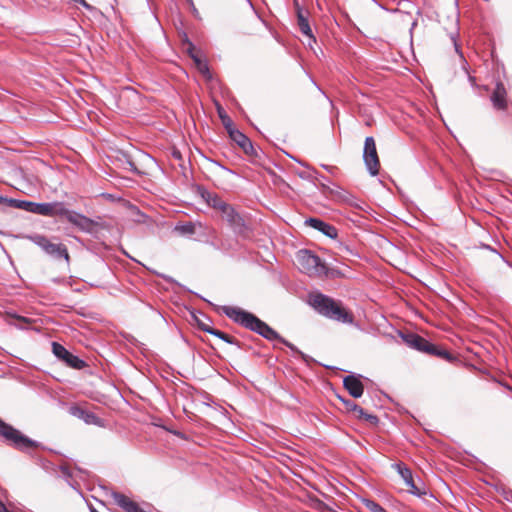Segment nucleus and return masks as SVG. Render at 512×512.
I'll use <instances>...</instances> for the list:
<instances>
[{"label": "nucleus", "instance_id": "obj_1", "mask_svg": "<svg viewBox=\"0 0 512 512\" xmlns=\"http://www.w3.org/2000/svg\"><path fill=\"white\" fill-rule=\"evenodd\" d=\"M222 313L234 323L250 330L268 341H280L282 336L258 316L237 306L224 305L220 307Z\"/></svg>", "mask_w": 512, "mask_h": 512}, {"label": "nucleus", "instance_id": "obj_2", "mask_svg": "<svg viewBox=\"0 0 512 512\" xmlns=\"http://www.w3.org/2000/svg\"><path fill=\"white\" fill-rule=\"evenodd\" d=\"M312 308L321 316L343 324H353L354 316L341 301L326 294L317 293L309 301Z\"/></svg>", "mask_w": 512, "mask_h": 512}, {"label": "nucleus", "instance_id": "obj_3", "mask_svg": "<svg viewBox=\"0 0 512 512\" xmlns=\"http://www.w3.org/2000/svg\"><path fill=\"white\" fill-rule=\"evenodd\" d=\"M0 438H2L6 445L22 453H30L32 450L42 446L40 442L23 434L19 429L5 422L1 417Z\"/></svg>", "mask_w": 512, "mask_h": 512}, {"label": "nucleus", "instance_id": "obj_4", "mask_svg": "<svg viewBox=\"0 0 512 512\" xmlns=\"http://www.w3.org/2000/svg\"><path fill=\"white\" fill-rule=\"evenodd\" d=\"M391 467L397 471L401 476L405 484L408 486V492L422 500H426V497L434 498L432 492L426 488L425 483L422 479L418 478L414 480L411 469L403 462H396Z\"/></svg>", "mask_w": 512, "mask_h": 512}, {"label": "nucleus", "instance_id": "obj_5", "mask_svg": "<svg viewBox=\"0 0 512 512\" xmlns=\"http://www.w3.org/2000/svg\"><path fill=\"white\" fill-rule=\"evenodd\" d=\"M297 261L301 271L309 276L321 277V271L324 269V261L314 252L308 249L299 250Z\"/></svg>", "mask_w": 512, "mask_h": 512}, {"label": "nucleus", "instance_id": "obj_6", "mask_svg": "<svg viewBox=\"0 0 512 512\" xmlns=\"http://www.w3.org/2000/svg\"><path fill=\"white\" fill-rule=\"evenodd\" d=\"M363 161L371 176L378 175L380 162L376 150V143L372 136H368L365 138L363 149Z\"/></svg>", "mask_w": 512, "mask_h": 512}, {"label": "nucleus", "instance_id": "obj_7", "mask_svg": "<svg viewBox=\"0 0 512 512\" xmlns=\"http://www.w3.org/2000/svg\"><path fill=\"white\" fill-rule=\"evenodd\" d=\"M52 352L54 356L66 364V366L75 369L82 370L88 366L86 361L78 357L77 355L72 354L69 350H67L62 344L58 342H52Z\"/></svg>", "mask_w": 512, "mask_h": 512}, {"label": "nucleus", "instance_id": "obj_8", "mask_svg": "<svg viewBox=\"0 0 512 512\" xmlns=\"http://www.w3.org/2000/svg\"><path fill=\"white\" fill-rule=\"evenodd\" d=\"M221 213L235 234L244 235L247 232L248 226L244 218L232 205L227 204Z\"/></svg>", "mask_w": 512, "mask_h": 512}, {"label": "nucleus", "instance_id": "obj_9", "mask_svg": "<svg viewBox=\"0 0 512 512\" xmlns=\"http://www.w3.org/2000/svg\"><path fill=\"white\" fill-rule=\"evenodd\" d=\"M364 376L359 373L350 372L343 378V387L353 398H360L364 393V384L362 380Z\"/></svg>", "mask_w": 512, "mask_h": 512}, {"label": "nucleus", "instance_id": "obj_10", "mask_svg": "<svg viewBox=\"0 0 512 512\" xmlns=\"http://www.w3.org/2000/svg\"><path fill=\"white\" fill-rule=\"evenodd\" d=\"M195 190L208 206H210L213 209L219 210L220 212L228 204L218 194L210 192L207 188H205L202 185H196Z\"/></svg>", "mask_w": 512, "mask_h": 512}, {"label": "nucleus", "instance_id": "obj_11", "mask_svg": "<svg viewBox=\"0 0 512 512\" xmlns=\"http://www.w3.org/2000/svg\"><path fill=\"white\" fill-rule=\"evenodd\" d=\"M229 138L235 142L242 151L250 157H258V151L255 149L252 141L240 130L236 129L229 134Z\"/></svg>", "mask_w": 512, "mask_h": 512}, {"label": "nucleus", "instance_id": "obj_12", "mask_svg": "<svg viewBox=\"0 0 512 512\" xmlns=\"http://www.w3.org/2000/svg\"><path fill=\"white\" fill-rule=\"evenodd\" d=\"M305 225L321 232L323 235H325L333 240H336L338 237L337 228L320 218H317V217L307 218L305 220Z\"/></svg>", "mask_w": 512, "mask_h": 512}, {"label": "nucleus", "instance_id": "obj_13", "mask_svg": "<svg viewBox=\"0 0 512 512\" xmlns=\"http://www.w3.org/2000/svg\"><path fill=\"white\" fill-rule=\"evenodd\" d=\"M490 100L497 110H506L508 107L507 90L500 79L495 80V88L491 94Z\"/></svg>", "mask_w": 512, "mask_h": 512}, {"label": "nucleus", "instance_id": "obj_14", "mask_svg": "<svg viewBox=\"0 0 512 512\" xmlns=\"http://www.w3.org/2000/svg\"><path fill=\"white\" fill-rule=\"evenodd\" d=\"M399 336L404 341V343L410 348L425 353L429 341L426 340L424 337L414 332L404 333L401 331L399 332Z\"/></svg>", "mask_w": 512, "mask_h": 512}, {"label": "nucleus", "instance_id": "obj_15", "mask_svg": "<svg viewBox=\"0 0 512 512\" xmlns=\"http://www.w3.org/2000/svg\"><path fill=\"white\" fill-rule=\"evenodd\" d=\"M70 414L74 417L83 420L86 424L102 426V419L95 413L88 411L80 406H72L69 410Z\"/></svg>", "mask_w": 512, "mask_h": 512}, {"label": "nucleus", "instance_id": "obj_16", "mask_svg": "<svg viewBox=\"0 0 512 512\" xmlns=\"http://www.w3.org/2000/svg\"><path fill=\"white\" fill-rule=\"evenodd\" d=\"M296 16L297 24L301 33L310 38L313 42H316V38L313 35L312 29L309 24L308 12H305L298 4H296Z\"/></svg>", "mask_w": 512, "mask_h": 512}, {"label": "nucleus", "instance_id": "obj_17", "mask_svg": "<svg viewBox=\"0 0 512 512\" xmlns=\"http://www.w3.org/2000/svg\"><path fill=\"white\" fill-rule=\"evenodd\" d=\"M69 223L75 226L81 232L87 233L91 236L94 233L91 228L92 218H89L82 213L75 211L72 217L69 218Z\"/></svg>", "mask_w": 512, "mask_h": 512}, {"label": "nucleus", "instance_id": "obj_18", "mask_svg": "<svg viewBox=\"0 0 512 512\" xmlns=\"http://www.w3.org/2000/svg\"><path fill=\"white\" fill-rule=\"evenodd\" d=\"M44 252L54 259H65L67 262L70 259L68 249L62 243L50 242Z\"/></svg>", "mask_w": 512, "mask_h": 512}, {"label": "nucleus", "instance_id": "obj_19", "mask_svg": "<svg viewBox=\"0 0 512 512\" xmlns=\"http://www.w3.org/2000/svg\"><path fill=\"white\" fill-rule=\"evenodd\" d=\"M426 354L436 356L438 358L445 359L446 361L453 363L457 360V357L450 353L448 350L442 348L441 346L435 345L431 342H428L427 349L425 350Z\"/></svg>", "mask_w": 512, "mask_h": 512}, {"label": "nucleus", "instance_id": "obj_20", "mask_svg": "<svg viewBox=\"0 0 512 512\" xmlns=\"http://www.w3.org/2000/svg\"><path fill=\"white\" fill-rule=\"evenodd\" d=\"M5 320L9 325H14L18 329H25L24 325H29L32 320L28 317L18 315L15 311H5Z\"/></svg>", "mask_w": 512, "mask_h": 512}, {"label": "nucleus", "instance_id": "obj_21", "mask_svg": "<svg viewBox=\"0 0 512 512\" xmlns=\"http://www.w3.org/2000/svg\"><path fill=\"white\" fill-rule=\"evenodd\" d=\"M202 331H204L206 333H209V334H211V335L221 339L222 341H224L227 344L235 345L238 348H241V343L237 339H235L234 337L224 333L221 330L213 328L210 325H203Z\"/></svg>", "mask_w": 512, "mask_h": 512}, {"label": "nucleus", "instance_id": "obj_22", "mask_svg": "<svg viewBox=\"0 0 512 512\" xmlns=\"http://www.w3.org/2000/svg\"><path fill=\"white\" fill-rule=\"evenodd\" d=\"M51 215L50 217H60L69 222V218L72 217L74 210H70L66 207L63 202H51Z\"/></svg>", "mask_w": 512, "mask_h": 512}, {"label": "nucleus", "instance_id": "obj_23", "mask_svg": "<svg viewBox=\"0 0 512 512\" xmlns=\"http://www.w3.org/2000/svg\"><path fill=\"white\" fill-rule=\"evenodd\" d=\"M192 60L199 71L203 75L204 78L207 80L212 79V73L210 71L208 62L205 59H202L199 55L198 56H192Z\"/></svg>", "mask_w": 512, "mask_h": 512}, {"label": "nucleus", "instance_id": "obj_24", "mask_svg": "<svg viewBox=\"0 0 512 512\" xmlns=\"http://www.w3.org/2000/svg\"><path fill=\"white\" fill-rule=\"evenodd\" d=\"M217 113L228 135L232 133V131H235L237 129L234 126L232 119L228 116V114L220 104H217Z\"/></svg>", "mask_w": 512, "mask_h": 512}, {"label": "nucleus", "instance_id": "obj_25", "mask_svg": "<svg viewBox=\"0 0 512 512\" xmlns=\"http://www.w3.org/2000/svg\"><path fill=\"white\" fill-rule=\"evenodd\" d=\"M398 10L400 13L407 15H412L414 12L417 14V16L421 15V10L409 0H400L398 2Z\"/></svg>", "mask_w": 512, "mask_h": 512}, {"label": "nucleus", "instance_id": "obj_26", "mask_svg": "<svg viewBox=\"0 0 512 512\" xmlns=\"http://www.w3.org/2000/svg\"><path fill=\"white\" fill-rule=\"evenodd\" d=\"M51 202H33L31 213L50 217Z\"/></svg>", "mask_w": 512, "mask_h": 512}, {"label": "nucleus", "instance_id": "obj_27", "mask_svg": "<svg viewBox=\"0 0 512 512\" xmlns=\"http://www.w3.org/2000/svg\"><path fill=\"white\" fill-rule=\"evenodd\" d=\"M91 228L94 231L92 237L99 238V234L102 230H109L110 225L102 219L100 216H96L92 218Z\"/></svg>", "mask_w": 512, "mask_h": 512}, {"label": "nucleus", "instance_id": "obj_28", "mask_svg": "<svg viewBox=\"0 0 512 512\" xmlns=\"http://www.w3.org/2000/svg\"><path fill=\"white\" fill-rule=\"evenodd\" d=\"M174 230L182 236L193 235L196 231V226L193 222L179 223L175 225Z\"/></svg>", "mask_w": 512, "mask_h": 512}, {"label": "nucleus", "instance_id": "obj_29", "mask_svg": "<svg viewBox=\"0 0 512 512\" xmlns=\"http://www.w3.org/2000/svg\"><path fill=\"white\" fill-rule=\"evenodd\" d=\"M336 249L341 254H345V255H349V256H353V257H359V254L354 249V247L343 240H337Z\"/></svg>", "mask_w": 512, "mask_h": 512}, {"label": "nucleus", "instance_id": "obj_30", "mask_svg": "<svg viewBox=\"0 0 512 512\" xmlns=\"http://www.w3.org/2000/svg\"><path fill=\"white\" fill-rule=\"evenodd\" d=\"M321 277L326 279H339L344 277V273L336 267H328L324 262V269L321 271Z\"/></svg>", "mask_w": 512, "mask_h": 512}, {"label": "nucleus", "instance_id": "obj_31", "mask_svg": "<svg viewBox=\"0 0 512 512\" xmlns=\"http://www.w3.org/2000/svg\"><path fill=\"white\" fill-rule=\"evenodd\" d=\"M32 205H33V202L28 201V200H21V199H14V198H11L9 200V207L24 210V211L30 212V213L32 210Z\"/></svg>", "mask_w": 512, "mask_h": 512}, {"label": "nucleus", "instance_id": "obj_32", "mask_svg": "<svg viewBox=\"0 0 512 512\" xmlns=\"http://www.w3.org/2000/svg\"><path fill=\"white\" fill-rule=\"evenodd\" d=\"M360 501L370 512H387L380 504L372 499L361 497Z\"/></svg>", "mask_w": 512, "mask_h": 512}, {"label": "nucleus", "instance_id": "obj_33", "mask_svg": "<svg viewBox=\"0 0 512 512\" xmlns=\"http://www.w3.org/2000/svg\"><path fill=\"white\" fill-rule=\"evenodd\" d=\"M182 44L183 46H186L185 52L191 59L192 56H198V54L195 51L196 47L194 43L189 39L186 33L183 34Z\"/></svg>", "mask_w": 512, "mask_h": 512}, {"label": "nucleus", "instance_id": "obj_34", "mask_svg": "<svg viewBox=\"0 0 512 512\" xmlns=\"http://www.w3.org/2000/svg\"><path fill=\"white\" fill-rule=\"evenodd\" d=\"M280 343H282L283 345H285L287 348H289L293 353L299 355L305 362H308L309 361V356L306 355L305 353H303L301 350H299L293 343L289 342L288 340H286L284 337H282V339H280L279 341Z\"/></svg>", "mask_w": 512, "mask_h": 512}, {"label": "nucleus", "instance_id": "obj_35", "mask_svg": "<svg viewBox=\"0 0 512 512\" xmlns=\"http://www.w3.org/2000/svg\"><path fill=\"white\" fill-rule=\"evenodd\" d=\"M29 238L43 251L46 250V246H48V244L50 243V240L46 236L40 234H35L33 236H30Z\"/></svg>", "mask_w": 512, "mask_h": 512}, {"label": "nucleus", "instance_id": "obj_36", "mask_svg": "<svg viewBox=\"0 0 512 512\" xmlns=\"http://www.w3.org/2000/svg\"><path fill=\"white\" fill-rule=\"evenodd\" d=\"M122 156L125 160V167L127 166L128 169L133 172L136 175H140L142 172L137 168L133 160L131 159V156L128 153H123Z\"/></svg>", "mask_w": 512, "mask_h": 512}, {"label": "nucleus", "instance_id": "obj_37", "mask_svg": "<svg viewBox=\"0 0 512 512\" xmlns=\"http://www.w3.org/2000/svg\"><path fill=\"white\" fill-rule=\"evenodd\" d=\"M359 420H364L369 424L376 426L379 423V418L374 414H369L364 411V415L359 417Z\"/></svg>", "mask_w": 512, "mask_h": 512}, {"label": "nucleus", "instance_id": "obj_38", "mask_svg": "<svg viewBox=\"0 0 512 512\" xmlns=\"http://www.w3.org/2000/svg\"><path fill=\"white\" fill-rule=\"evenodd\" d=\"M462 67H463L464 71L467 74V78H468V81H469L470 85L473 88L480 87L477 84V82H476V78L469 73V71H468V63H467V61L465 59H463V66Z\"/></svg>", "mask_w": 512, "mask_h": 512}, {"label": "nucleus", "instance_id": "obj_39", "mask_svg": "<svg viewBox=\"0 0 512 512\" xmlns=\"http://www.w3.org/2000/svg\"><path fill=\"white\" fill-rule=\"evenodd\" d=\"M337 398L342 402V404L344 405L345 407V411L346 412H349V410L353 407H355V402L351 399H348L344 396H341L339 394H337Z\"/></svg>", "mask_w": 512, "mask_h": 512}, {"label": "nucleus", "instance_id": "obj_40", "mask_svg": "<svg viewBox=\"0 0 512 512\" xmlns=\"http://www.w3.org/2000/svg\"><path fill=\"white\" fill-rule=\"evenodd\" d=\"M495 69L496 71L500 74L503 75V77L505 78L506 77V68H505V65L502 61H500L499 59H497L495 61Z\"/></svg>", "mask_w": 512, "mask_h": 512}, {"label": "nucleus", "instance_id": "obj_41", "mask_svg": "<svg viewBox=\"0 0 512 512\" xmlns=\"http://www.w3.org/2000/svg\"><path fill=\"white\" fill-rule=\"evenodd\" d=\"M354 413L355 417L359 419L362 415H364V409L359 406L357 403H355V407L351 408L348 413Z\"/></svg>", "mask_w": 512, "mask_h": 512}, {"label": "nucleus", "instance_id": "obj_42", "mask_svg": "<svg viewBox=\"0 0 512 512\" xmlns=\"http://www.w3.org/2000/svg\"><path fill=\"white\" fill-rule=\"evenodd\" d=\"M354 413L355 417L359 419L362 415H364V409L359 406L357 403H355V407L351 408L348 413Z\"/></svg>", "mask_w": 512, "mask_h": 512}, {"label": "nucleus", "instance_id": "obj_43", "mask_svg": "<svg viewBox=\"0 0 512 512\" xmlns=\"http://www.w3.org/2000/svg\"><path fill=\"white\" fill-rule=\"evenodd\" d=\"M191 317L200 330H202L203 325H208L197 316V313L195 311L191 312Z\"/></svg>", "mask_w": 512, "mask_h": 512}, {"label": "nucleus", "instance_id": "obj_44", "mask_svg": "<svg viewBox=\"0 0 512 512\" xmlns=\"http://www.w3.org/2000/svg\"><path fill=\"white\" fill-rule=\"evenodd\" d=\"M60 471L63 475V477L68 480L69 478L72 477V471L70 470V468L66 465H62L60 466Z\"/></svg>", "mask_w": 512, "mask_h": 512}, {"label": "nucleus", "instance_id": "obj_45", "mask_svg": "<svg viewBox=\"0 0 512 512\" xmlns=\"http://www.w3.org/2000/svg\"><path fill=\"white\" fill-rule=\"evenodd\" d=\"M172 156H173V158H175L178 161H182L183 160L182 153L178 149H174L172 151Z\"/></svg>", "mask_w": 512, "mask_h": 512}, {"label": "nucleus", "instance_id": "obj_46", "mask_svg": "<svg viewBox=\"0 0 512 512\" xmlns=\"http://www.w3.org/2000/svg\"><path fill=\"white\" fill-rule=\"evenodd\" d=\"M297 175H298L301 179H303V180H311V179H312L311 175H310V174H308L307 172H304V171H302V172H298V173H297Z\"/></svg>", "mask_w": 512, "mask_h": 512}, {"label": "nucleus", "instance_id": "obj_47", "mask_svg": "<svg viewBox=\"0 0 512 512\" xmlns=\"http://www.w3.org/2000/svg\"><path fill=\"white\" fill-rule=\"evenodd\" d=\"M125 153L124 151H119L118 155H117V160L121 163V165L123 167H125V160H124V157L122 156V154Z\"/></svg>", "mask_w": 512, "mask_h": 512}, {"label": "nucleus", "instance_id": "obj_48", "mask_svg": "<svg viewBox=\"0 0 512 512\" xmlns=\"http://www.w3.org/2000/svg\"><path fill=\"white\" fill-rule=\"evenodd\" d=\"M321 167L328 171L329 173H334V171L337 169L335 166H329L325 164H321Z\"/></svg>", "mask_w": 512, "mask_h": 512}, {"label": "nucleus", "instance_id": "obj_49", "mask_svg": "<svg viewBox=\"0 0 512 512\" xmlns=\"http://www.w3.org/2000/svg\"><path fill=\"white\" fill-rule=\"evenodd\" d=\"M10 199H11V198H8V197H5V196H3V195H0V204H1V205H6V206H8V207H9V200H10Z\"/></svg>", "mask_w": 512, "mask_h": 512}, {"label": "nucleus", "instance_id": "obj_50", "mask_svg": "<svg viewBox=\"0 0 512 512\" xmlns=\"http://www.w3.org/2000/svg\"><path fill=\"white\" fill-rule=\"evenodd\" d=\"M417 25H418V19L416 18V19H414V20H413V22L411 23V27H410V30H409L410 35H411V36H412V32H413L414 28H415Z\"/></svg>", "mask_w": 512, "mask_h": 512}, {"label": "nucleus", "instance_id": "obj_51", "mask_svg": "<svg viewBox=\"0 0 512 512\" xmlns=\"http://www.w3.org/2000/svg\"><path fill=\"white\" fill-rule=\"evenodd\" d=\"M480 87H476V89H480V90H483V91H489V86L488 85H479Z\"/></svg>", "mask_w": 512, "mask_h": 512}, {"label": "nucleus", "instance_id": "obj_52", "mask_svg": "<svg viewBox=\"0 0 512 512\" xmlns=\"http://www.w3.org/2000/svg\"><path fill=\"white\" fill-rule=\"evenodd\" d=\"M214 163L217 164L218 166H220L222 169L228 171L229 173H233L232 170H230V169L226 168L225 166L221 165L219 162L214 161Z\"/></svg>", "mask_w": 512, "mask_h": 512}, {"label": "nucleus", "instance_id": "obj_53", "mask_svg": "<svg viewBox=\"0 0 512 512\" xmlns=\"http://www.w3.org/2000/svg\"><path fill=\"white\" fill-rule=\"evenodd\" d=\"M380 7H381L382 9H384V7H383V6H380ZM385 10H386V8H385ZM387 11H389L390 13H398V12L400 13V11L398 10V7H397V8H394V9H390V10H389V9H387Z\"/></svg>", "mask_w": 512, "mask_h": 512}, {"label": "nucleus", "instance_id": "obj_54", "mask_svg": "<svg viewBox=\"0 0 512 512\" xmlns=\"http://www.w3.org/2000/svg\"><path fill=\"white\" fill-rule=\"evenodd\" d=\"M315 179H317V180H320V179L326 180V177L324 175L316 172Z\"/></svg>", "mask_w": 512, "mask_h": 512}, {"label": "nucleus", "instance_id": "obj_55", "mask_svg": "<svg viewBox=\"0 0 512 512\" xmlns=\"http://www.w3.org/2000/svg\"><path fill=\"white\" fill-rule=\"evenodd\" d=\"M180 167H181V168H182V170H183V176H184V177H186V173H185V171H186V166H185L184 164H180Z\"/></svg>", "mask_w": 512, "mask_h": 512}, {"label": "nucleus", "instance_id": "obj_56", "mask_svg": "<svg viewBox=\"0 0 512 512\" xmlns=\"http://www.w3.org/2000/svg\"><path fill=\"white\" fill-rule=\"evenodd\" d=\"M455 50H456V51L460 54V56L463 58V55H462V53L460 52V50H459V48H458V46H457V45L455 46Z\"/></svg>", "mask_w": 512, "mask_h": 512}, {"label": "nucleus", "instance_id": "obj_57", "mask_svg": "<svg viewBox=\"0 0 512 512\" xmlns=\"http://www.w3.org/2000/svg\"><path fill=\"white\" fill-rule=\"evenodd\" d=\"M90 511H91V512H99V511H98L96 508H94V507H91V508H90Z\"/></svg>", "mask_w": 512, "mask_h": 512}, {"label": "nucleus", "instance_id": "obj_58", "mask_svg": "<svg viewBox=\"0 0 512 512\" xmlns=\"http://www.w3.org/2000/svg\"><path fill=\"white\" fill-rule=\"evenodd\" d=\"M192 7H193V13L197 14V9L194 7V5Z\"/></svg>", "mask_w": 512, "mask_h": 512}, {"label": "nucleus", "instance_id": "obj_59", "mask_svg": "<svg viewBox=\"0 0 512 512\" xmlns=\"http://www.w3.org/2000/svg\"><path fill=\"white\" fill-rule=\"evenodd\" d=\"M192 7H193V13L197 14V9L194 7V5Z\"/></svg>", "mask_w": 512, "mask_h": 512}, {"label": "nucleus", "instance_id": "obj_60", "mask_svg": "<svg viewBox=\"0 0 512 512\" xmlns=\"http://www.w3.org/2000/svg\"><path fill=\"white\" fill-rule=\"evenodd\" d=\"M187 2H189L191 6H193V0H187Z\"/></svg>", "mask_w": 512, "mask_h": 512}]
</instances>
